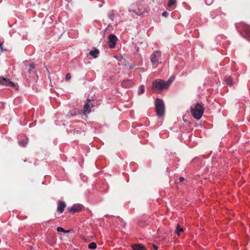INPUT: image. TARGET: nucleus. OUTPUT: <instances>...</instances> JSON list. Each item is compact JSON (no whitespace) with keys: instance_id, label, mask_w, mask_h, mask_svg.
Returning <instances> with one entry per match:
<instances>
[{"instance_id":"f257e3e1","label":"nucleus","mask_w":250,"mask_h":250,"mask_svg":"<svg viewBox=\"0 0 250 250\" xmlns=\"http://www.w3.org/2000/svg\"><path fill=\"white\" fill-rule=\"evenodd\" d=\"M173 79L170 78L167 82L161 79H157L152 83V87L156 91H161L168 88Z\"/></svg>"},{"instance_id":"4be33fe9","label":"nucleus","mask_w":250,"mask_h":250,"mask_svg":"<svg viewBox=\"0 0 250 250\" xmlns=\"http://www.w3.org/2000/svg\"><path fill=\"white\" fill-rule=\"evenodd\" d=\"M227 83L230 85L233 84L232 80L231 78H228L226 80Z\"/></svg>"},{"instance_id":"4468645a","label":"nucleus","mask_w":250,"mask_h":250,"mask_svg":"<svg viewBox=\"0 0 250 250\" xmlns=\"http://www.w3.org/2000/svg\"><path fill=\"white\" fill-rule=\"evenodd\" d=\"M89 54L93 56L94 58H96L99 54V51L98 49H95L94 50L90 51Z\"/></svg>"},{"instance_id":"423d86ee","label":"nucleus","mask_w":250,"mask_h":250,"mask_svg":"<svg viewBox=\"0 0 250 250\" xmlns=\"http://www.w3.org/2000/svg\"><path fill=\"white\" fill-rule=\"evenodd\" d=\"M108 45L110 48H113L116 44L117 41V37L114 34H110L108 37Z\"/></svg>"},{"instance_id":"9b49d317","label":"nucleus","mask_w":250,"mask_h":250,"mask_svg":"<svg viewBox=\"0 0 250 250\" xmlns=\"http://www.w3.org/2000/svg\"><path fill=\"white\" fill-rule=\"evenodd\" d=\"M90 112H91L90 105L89 104H88L87 103L84 106L83 113L84 115H86L87 114L89 113Z\"/></svg>"},{"instance_id":"bb28decb","label":"nucleus","mask_w":250,"mask_h":250,"mask_svg":"<svg viewBox=\"0 0 250 250\" xmlns=\"http://www.w3.org/2000/svg\"><path fill=\"white\" fill-rule=\"evenodd\" d=\"M0 48L1 49L2 51H3L4 49L3 48V44L2 43L0 44Z\"/></svg>"},{"instance_id":"393cba45","label":"nucleus","mask_w":250,"mask_h":250,"mask_svg":"<svg viewBox=\"0 0 250 250\" xmlns=\"http://www.w3.org/2000/svg\"><path fill=\"white\" fill-rule=\"evenodd\" d=\"M162 15L165 17H167L168 15V13L167 11H164L163 12Z\"/></svg>"},{"instance_id":"ddd939ff","label":"nucleus","mask_w":250,"mask_h":250,"mask_svg":"<svg viewBox=\"0 0 250 250\" xmlns=\"http://www.w3.org/2000/svg\"><path fill=\"white\" fill-rule=\"evenodd\" d=\"M122 85L125 87H130L132 85V82L130 80H125L122 83Z\"/></svg>"},{"instance_id":"2eb2a0df","label":"nucleus","mask_w":250,"mask_h":250,"mask_svg":"<svg viewBox=\"0 0 250 250\" xmlns=\"http://www.w3.org/2000/svg\"><path fill=\"white\" fill-rule=\"evenodd\" d=\"M184 231V229L182 228H180V226L178 225L176 227V229L175 231L176 234H177L178 236H180V233Z\"/></svg>"},{"instance_id":"f03ea898","label":"nucleus","mask_w":250,"mask_h":250,"mask_svg":"<svg viewBox=\"0 0 250 250\" xmlns=\"http://www.w3.org/2000/svg\"><path fill=\"white\" fill-rule=\"evenodd\" d=\"M192 115L196 119H200L204 112V105L200 103H196L190 107Z\"/></svg>"},{"instance_id":"0eeeda50","label":"nucleus","mask_w":250,"mask_h":250,"mask_svg":"<svg viewBox=\"0 0 250 250\" xmlns=\"http://www.w3.org/2000/svg\"><path fill=\"white\" fill-rule=\"evenodd\" d=\"M83 208V206L80 204L74 205L71 208H69L68 209L70 212H71L73 213L76 212H80L82 210Z\"/></svg>"},{"instance_id":"b1692460","label":"nucleus","mask_w":250,"mask_h":250,"mask_svg":"<svg viewBox=\"0 0 250 250\" xmlns=\"http://www.w3.org/2000/svg\"><path fill=\"white\" fill-rule=\"evenodd\" d=\"M71 78V75L70 73H67L65 76V80L68 81H69Z\"/></svg>"},{"instance_id":"1a4fd4ad","label":"nucleus","mask_w":250,"mask_h":250,"mask_svg":"<svg viewBox=\"0 0 250 250\" xmlns=\"http://www.w3.org/2000/svg\"><path fill=\"white\" fill-rule=\"evenodd\" d=\"M243 32L245 35V37L250 40V26L248 25H245L243 27Z\"/></svg>"},{"instance_id":"a211bd4d","label":"nucleus","mask_w":250,"mask_h":250,"mask_svg":"<svg viewBox=\"0 0 250 250\" xmlns=\"http://www.w3.org/2000/svg\"><path fill=\"white\" fill-rule=\"evenodd\" d=\"M57 230L58 231V232H64V233H68L69 232V230H65L64 229H63V228H61V227H58L57 228Z\"/></svg>"},{"instance_id":"a878e982","label":"nucleus","mask_w":250,"mask_h":250,"mask_svg":"<svg viewBox=\"0 0 250 250\" xmlns=\"http://www.w3.org/2000/svg\"><path fill=\"white\" fill-rule=\"evenodd\" d=\"M184 180H185L184 178H183V177H180L179 178V181H180V182H183L184 181Z\"/></svg>"},{"instance_id":"cd10ccee","label":"nucleus","mask_w":250,"mask_h":250,"mask_svg":"<svg viewBox=\"0 0 250 250\" xmlns=\"http://www.w3.org/2000/svg\"><path fill=\"white\" fill-rule=\"evenodd\" d=\"M153 247L155 250H157L158 249V247L157 245H153Z\"/></svg>"},{"instance_id":"f3484780","label":"nucleus","mask_w":250,"mask_h":250,"mask_svg":"<svg viewBox=\"0 0 250 250\" xmlns=\"http://www.w3.org/2000/svg\"><path fill=\"white\" fill-rule=\"evenodd\" d=\"M138 94L139 95L142 94L145 92V88L144 86L141 85L139 87L138 91Z\"/></svg>"},{"instance_id":"20e7f679","label":"nucleus","mask_w":250,"mask_h":250,"mask_svg":"<svg viewBox=\"0 0 250 250\" xmlns=\"http://www.w3.org/2000/svg\"><path fill=\"white\" fill-rule=\"evenodd\" d=\"M0 84L6 86L12 87L16 89H17L18 86L17 83H14L9 79H6L4 78H0Z\"/></svg>"},{"instance_id":"39448f33","label":"nucleus","mask_w":250,"mask_h":250,"mask_svg":"<svg viewBox=\"0 0 250 250\" xmlns=\"http://www.w3.org/2000/svg\"><path fill=\"white\" fill-rule=\"evenodd\" d=\"M160 57V53L158 51H155L151 55V62L154 68L157 66Z\"/></svg>"},{"instance_id":"412c9836","label":"nucleus","mask_w":250,"mask_h":250,"mask_svg":"<svg viewBox=\"0 0 250 250\" xmlns=\"http://www.w3.org/2000/svg\"><path fill=\"white\" fill-rule=\"evenodd\" d=\"M27 141H22V140H21V141H19V144L20 146H25V145L27 144Z\"/></svg>"},{"instance_id":"6e6552de","label":"nucleus","mask_w":250,"mask_h":250,"mask_svg":"<svg viewBox=\"0 0 250 250\" xmlns=\"http://www.w3.org/2000/svg\"><path fill=\"white\" fill-rule=\"evenodd\" d=\"M65 207L66 204L64 202L62 201H59L58 202L57 210L60 213H62L64 211Z\"/></svg>"},{"instance_id":"5701e85b","label":"nucleus","mask_w":250,"mask_h":250,"mask_svg":"<svg viewBox=\"0 0 250 250\" xmlns=\"http://www.w3.org/2000/svg\"><path fill=\"white\" fill-rule=\"evenodd\" d=\"M132 11L137 15H141L143 13V12L142 11H140V10H139L138 11H137L135 10H132Z\"/></svg>"},{"instance_id":"6ab92c4d","label":"nucleus","mask_w":250,"mask_h":250,"mask_svg":"<svg viewBox=\"0 0 250 250\" xmlns=\"http://www.w3.org/2000/svg\"><path fill=\"white\" fill-rule=\"evenodd\" d=\"M176 0H169L167 6L169 7H171L176 3Z\"/></svg>"},{"instance_id":"f8f14e48","label":"nucleus","mask_w":250,"mask_h":250,"mask_svg":"<svg viewBox=\"0 0 250 250\" xmlns=\"http://www.w3.org/2000/svg\"><path fill=\"white\" fill-rule=\"evenodd\" d=\"M28 72L30 74H35L36 73L35 66L34 64H31L29 65V68L28 69Z\"/></svg>"},{"instance_id":"aec40b11","label":"nucleus","mask_w":250,"mask_h":250,"mask_svg":"<svg viewBox=\"0 0 250 250\" xmlns=\"http://www.w3.org/2000/svg\"><path fill=\"white\" fill-rule=\"evenodd\" d=\"M108 18L111 20L113 21L114 19V13L113 11H112L111 12L109 13L108 15Z\"/></svg>"},{"instance_id":"9d476101","label":"nucleus","mask_w":250,"mask_h":250,"mask_svg":"<svg viewBox=\"0 0 250 250\" xmlns=\"http://www.w3.org/2000/svg\"><path fill=\"white\" fill-rule=\"evenodd\" d=\"M133 250H146V247L141 244H136L132 245Z\"/></svg>"},{"instance_id":"dca6fc26","label":"nucleus","mask_w":250,"mask_h":250,"mask_svg":"<svg viewBox=\"0 0 250 250\" xmlns=\"http://www.w3.org/2000/svg\"><path fill=\"white\" fill-rule=\"evenodd\" d=\"M88 247L90 249H95L97 248V245L95 242H91L89 244Z\"/></svg>"},{"instance_id":"7ed1b4c3","label":"nucleus","mask_w":250,"mask_h":250,"mask_svg":"<svg viewBox=\"0 0 250 250\" xmlns=\"http://www.w3.org/2000/svg\"><path fill=\"white\" fill-rule=\"evenodd\" d=\"M155 106L157 115L159 117L163 116L165 113V105L163 100L157 98L155 101Z\"/></svg>"}]
</instances>
